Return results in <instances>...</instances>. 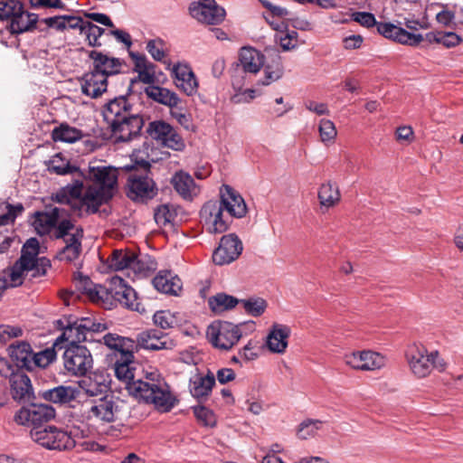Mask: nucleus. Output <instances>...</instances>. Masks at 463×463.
Returning a JSON list of instances; mask_svg holds the SVG:
<instances>
[{
	"mask_svg": "<svg viewBox=\"0 0 463 463\" xmlns=\"http://www.w3.org/2000/svg\"><path fill=\"white\" fill-rule=\"evenodd\" d=\"M11 395L15 401L29 400L33 394L31 380L23 371L17 370L9 377Z\"/></svg>",
	"mask_w": 463,
	"mask_h": 463,
	"instance_id": "obj_26",
	"label": "nucleus"
},
{
	"mask_svg": "<svg viewBox=\"0 0 463 463\" xmlns=\"http://www.w3.org/2000/svg\"><path fill=\"white\" fill-rule=\"evenodd\" d=\"M214 385L215 377L213 373L209 372L205 376L198 374L190 380V392L194 398L200 401L210 395Z\"/></svg>",
	"mask_w": 463,
	"mask_h": 463,
	"instance_id": "obj_40",
	"label": "nucleus"
},
{
	"mask_svg": "<svg viewBox=\"0 0 463 463\" xmlns=\"http://www.w3.org/2000/svg\"><path fill=\"white\" fill-rule=\"evenodd\" d=\"M318 131L323 143H333L337 135V131L333 121L325 118L320 120Z\"/></svg>",
	"mask_w": 463,
	"mask_h": 463,
	"instance_id": "obj_56",
	"label": "nucleus"
},
{
	"mask_svg": "<svg viewBox=\"0 0 463 463\" xmlns=\"http://www.w3.org/2000/svg\"><path fill=\"white\" fill-rule=\"evenodd\" d=\"M75 320L80 325V328L84 331L88 337L89 335L92 336L93 333L103 332L107 329L105 324L96 322L92 317H80Z\"/></svg>",
	"mask_w": 463,
	"mask_h": 463,
	"instance_id": "obj_54",
	"label": "nucleus"
},
{
	"mask_svg": "<svg viewBox=\"0 0 463 463\" xmlns=\"http://www.w3.org/2000/svg\"><path fill=\"white\" fill-rule=\"evenodd\" d=\"M345 364L353 369L374 371L385 364V358L373 351L354 352L345 356Z\"/></svg>",
	"mask_w": 463,
	"mask_h": 463,
	"instance_id": "obj_18",
	"label": "nucleus"
},
{
	"mask_svg": "<svg viewBox=\"0 0 463 463\" xmlns=\"http://www.w3.org/2000/svg\"><path fill=\"white\" fill-rule=\"evenodd\" d=\"M175 217V213L169 209L166 204L159 205L154 213L156 222L159 226H165L170 223Z\"/></svg>",
	"mask_w": 463,
	"mask_h": 463,
	"instance_id": "obj_61",
	"label": "nucleus"
},
{
	"mask_svg": "<svg viewBox=\"0 0 463 463\" xmlns=\"http://www.w3.org/2000/svg\"><path fill=\"white\" fill-rule=\"evenodd\" d=\"M152 284L158 292L172 296H177L183 287L180 278L171 270H160Z\"/></svg>",
	"mask_w": 463,
	"mask_h": 463,
	"instance_id": "obj_27",
	"label": "nucleus"
},
{
	"mask_svg": "<svg viewBox=\"0 0 463 463\" xmlns=\"http://www.w3.org/2000/svg\"><path fill=\"white\" fill-rule=\"evenodd\" d=\"M174 344L168 335L157 329H146L137 336L136 350L137 347L151 351L171 349Z\"/></svg>",
	"mask_w": 463,
	"mask_h": 463,
	"instance_id": "obj_21",
	"label": "nucleus"
},
{
	"mask_svg": "<svg viewBox=\"0 0 463 463\" xmlns=\"http://www.w3.org/2000/svg\"><path fill=\"white\" fill-rule=\"evenodd\" d=\"M164 45L165 42L161 38L152 39L147 42L146 50L154 60L161 61L165 57Z\"/></svg>",
	"mask_w": 463,
	"mask_h": 463,
	"instance_id": "obj_60",
	"label": "nucleus"
},
{
	"mask_svg": "<svg viewBox=\"0 0 463 463\" xmlns=\"http://www.w3.org/2000/svg\"><path fill=\"white\" fill-rule=\"evenodd\" d=\"M108 298L105 301L113 300L124 307L143 313L144 307L139 302L137 292L119 277H113L108 286Z\"/></svg>",
	"mask_w": 463,
	"mask_h": 463,
	"instance_id": "obj_13",
	"label": "nucleus"
},
{
	"mask_svg": "<svg viewBox=\"0 0 463 463\" xmlns=\"http://www.w3.org/2000/svg\"><path fill=\"white\" fill-rule=\"evenodd\" d=\"M135 253L128 250H115L109 256L108 261L110 269L118 271L130 269Z\"/></svg>",
	"mask_w": 463,
	"mask_h": 463,
	"instance_id": "obj_44",
	"label": "nucleus"
},
{
	"mask_svg": "<svg viewBox=\"0 0 463 463\" xmlns=\"http://www.w3.org/2000/svg\"><path fill=\"white\" fill-rule=\"evenodd\" d=\"M23 6V2H0V20L10 22Z\"/></svg>",
	"mask_w": 463,
	"mask_h": 463,
	"instance_id": "obj_59",
	"label": "nucleus"
},
{
	"mask_svg": "<svg viewBox=\"0 0 463 463\" xmlns=\"http://www.w3.org/2000/svg\"><path fill=\"white\" fill-rule=\"evenodd\" d=\"M89 57L93 61L95 71L103 73L106 78L120 71L122 61L118 58L109 57L98 51H90Z\"/></svg>",
	"mask_w": 463,
	"mask_h": 463,
	"instance_id": "obj_28",
	"label": "nucleus"
},
{
	"mask_svg": "<svg viewBox=\"0 0 463 463\" xmlns=\"http://www.w3.org/2000/svg\"><path fill=\"white\" fill-rule=\"evenodd\" d=\"M156 269V262L147 255L133 257L130 269L137 278L149 276Z\"/></svg>",
	"mask_w": 463,
	"mask_h": 463,
	"instance_id": "obj_46",
	"label": "nucleus"
},
{
	"mask_svg": "<svg viewBox=\"0 0 463 463\" xmlns=\"http://www.w3.org/2000/svg\"><path fill=\"white\" fill-rule=\"evenodd\" d=\"M266 11L262 16L266 22L276 31H282L286 27L285 21H288L291 12L285 7L275 5L273 2H261Z\"/></svg>",
	"mask_w": 463,
	"mask_h": 463,
	"instance_id": "obj_31",
	"label": "nucleus"
},
{
	"mask_svg": "<svg viewBox=\"0 0 463 463\" xmlns=\"http://www.w3.org/2000/svg\"><path fill=\"white\" fill-rule=\"evenodd\" d=\"M80 393L89 397H97L109 389V375L101 371H95L89 375L85 374L77 382Z\"/></svg>",
	"mask_w": 463,
	"mask_h": 463,
	"instance_id": "obj_20",
	"label": "nucleus"
},
{
	"mask_svg": "<svg viewBox=\"0 0 463 463\" xmlns=\"http://www.w3.org/2000/svg\"><path fill=\"white\" fill-rule=\"evenodd\" d=\"M87 182L81 204L88 213H97L101 205L108 203L118 191V170L110 165L90 162L80 174Z\"/></svg>",
	"mask_w": 463,
	"mask_h": 463,
	"instance_id": "obj_3",
	"label": "nucleus"
},
{
	"mask_svg": "<svg viewBox=\"0 0 463 463\" xmlns=\"http://www.w3.org/2000/svg\"><path fill=\"white\" fill-rule=\"evenodd\" d=\"M114 367L117 378L126 383L128 392L145 403L153 404L158 411L168 412L178 402L158 374L150 373L145 379L135 380L134 354L127 353V356L117 358Z\"/></svg>",
	"mask_w": 463,
	"mask_h": 463,
	"instance_id": "obj_1",
	"label": "nucleus"
},
{
	"mask_svg": "<svg viewBox=\"0 0 463 463\" xmlns=\"http://www.w3.org/2000/svg\"><path fill=\"white\" fill-rule=\"evenodd\" d=\"M172 75L175 79V86L181 89L187 96H192L197 92L198 81L188 64L177 63L172 69Z\"/></svg>",
	"mask_w": 463,
	"mask_h": 463,
	"instance_id": "obj_24",
	"label": "nucleus"
},
{
	"mask_svg": "<svg viewBox=\"0 0 463 463\" xmlns=\"http://www.w3.org/2000/svg\"><path fill=\"white\" fill-rule=\"evenodd\" d=\"M175 192L184 200H193L199 193L194 178L186 172L178 171L171 178Z\"/></svg>",
	"mask_w": 463,
	"mask_h": 463,
	"instance_id": "obj_30",
	"label": "nucleus"
},
{
	"mask_svg": "<svg viewBox=\"0 0 463 463\" xmlns=\"http://www.w3.org/2000/svg\"><path fill=\"white\" fill-rule=\"evenodd\" d=\"M350 16L353 21L367 28L376 26L377 24L374 15L368 12H354Z\"/></svg>",
	"mask_w": 463,
	"mask_h": 463,
	"instance_id": "obj_62",
	"label": "nucleus"
},
{
	"mask_svg": "<svg viewBox=\"0 0 463 463\" xmlns=\"http://www.w3.org/2000/svg\"><path fill=\"white\" fill-rule=\"evenodd\" d=\"M74 284L78 290L86 294L94 302L99 300L105 302V298H108L107 286L93 284L88 276H84L80 272L75 273Z\"/></svg>",
	"mask_w": 463,
	"mask_h": 463,
	"instance_id": "obj_29",
	"label": "nucleus"
},
{
	"mask_svg": "<svg viewBox=\"0 0 463 463\" xmlns=\"http://www.w3.org/2000/svg\"><path fill=\"white\" fill-rule=\"evenodd\" d=\"M377 32L385 38L405 44V29L391 23H377Z\"/></svg>",
	"mask_w": 463,
	"mask_h": 463,
	"instance_id": "obj_50",
	"label": "nucleus"
},
{
	"mask_svg": "<svg viewBox=\"0 0 463 463\" xmlns=\"http://www.w3.org/2000/svg\"><path fill=\"white\" fill-rule=\"evenodd\" d=\"M154 324L162 328H173L176 324V318L169 310H158L153 316Z\"/></svg>",
	"mask_w": 463,
	"mask_h": 463,
	"instance_id": "obj_55",
	"label": "nucleus"
},
{
	"mask_svg": "<svg viewBox=\"0 0 463 463\" xmlns=\"http://www.w3.org/2000/svg\"><path fill=\"white\" fill-rule=\"evenodd\" d=\"M39 242L37 239L31 238L23 246L21 256H25L31 260V263L36 266V274H46L51 268V261L45 257L38 258Z\"/></svg>",
	"mask_w": 463,
	"mask_h": 463,
	"instance_id": "obj_39",
	"label": "nucleus"
},
{
	"mask_svg": "<svg viewBox=\"0 0 463 463\" xmlns=\"http://www.w3.org/2000/svg\"><path fill=\"white\" fill-rule=\"evenodd\" d=\"M264 66V55L253 47H242L239 53V62L234 68L235 73H257Z\"/></svg>",
	"mask_w": 463,
	"mask_h": 463,
	"instance_id": "obj_23",
	"label": "nucleus"
},
{
	"mask_svg": "<svg viewBox=\"0 0 463 463\" xmlns=\"http://www.w3.org/2000/svg\"><path fill=\"white\" fill-rule=\"evenodd\" d=\"M82 137L80 129L71 127L68 124H61L52 132V138L54 142L74 143Z\"/></svg>",
	"mask_w": 463,
	"mask_h": 463,
	"instance_id": "obj_45",
	"label": "nucleus"
},
{
	"mask_svg": "<svg viewBox=\"0 0 463 463\" xmlns=\"http://www.w3.org/2000/svg\"><path fill=\"white\" fill-rule=\"evenodd\" d=\"M192 409L196 419L204 426L214 427L216 425V418L212 410L203 405L194 406Z\"/></svg>",
	"mask_w": 463,
	"mask_h": 463,
	"instance_id": "obj_58",
	"label": "nucleus"
},
{
	"mask_svg": "<svg viewBox=\"0 0 463 463\" xmlns=\"http://www.w3.org/2000/svg\"><path fill=\"white\" fill-rule=\"evenodd\" d=\"M36 23L37 16L25 11L23 6L9 22V29L12 34H20L34 28Z\"/></svg>",
	"mask_w": 463,
	"mask_h": 463,
	"instance_id": "obj_41",
	"label": "nucleus"
},
{
	"mask_svg": "<svg viewBox=\"0 0 463 463\" xmlns=\"http://www.w3.org/2000/svg\"><path fill=\"white\" fill-rule=\"evenodd\" d=\"M62 360L67 373L77 377L87 374L93 365L90 351L81 345H65Z\"/></svg>",
	"mask_w": 463,
	"mask_h": 463,
	"instance_id": "obj_12",
	"label": "nucleus"
},
{
	"mask_svg": "<svg viewBox=\"0 0 463 463\" xmlns=\"http://www.w3.org/2000/svg\"><path fill=\"white\" fill-rule=\"evenodd\" d=\"M189 14L202 24H218L225 16V10L216 2H192Z\"/></svg>",
	"mask_w": 463,
	"mask_h": 463,
	"instance_id": "obj_17",
	"label": "nucleus"
},
{
	"mask_svg": "<svg viewBox=\"0 0 463 463\" xmlns=\"http://www.w3.org/2000/svg\"><path fill=\"white\" fill-rule=\"evenodd\" d=\"M264 80L260 81V84L264 86L269 85L282 77L283 65L279 55H275L270 61L264 66Z\"/></svg>",
	"mask_w": 463,
	"mask_h": 463,
	"instance_id": "obj_49",
	"label": "nucleus"
},
{
	"mask_svg": "<svg viewBox=\"0 0 463 463\" xmlns=\"http://www.w3.org/2000/svg\"><path fill=\"white\" fill-rule=\"evenodd\" d=\"M55 409L46 403H30L23 406L14 416V421L17 425L32 427V430H39L38 427L55 418Z\"/></svg>",
	"mask_w": 463,
	"mask_h": 463,
	"instance_id": "obj_11",
	"label": "nucleus"
},
{
	"mask_svg": "<svg viewBox=\"0 0 463 463\" xmlns=\"http://www.w3.org/2000/svg\"><path fill=\"white\" fill-rule=\"evenodd\" d=\"M322 424L323 422L319 420H306L300 423L298 435L302 439L313 437L321 429Z\"/></svg>",
	"mask_w": 463,
	"mask_h": 463,
	"instance_id": "obj_57",
	"label": "nucleus"
},
{
	"mask_svg": "<svg viewBox=\"0 0 463 463\" xmlns=\"http://www.w3.org/2000/svg\"><path fill=\"white\" fill-rule=\"evenodd\" d=\"M41 396L43 400L55 404L79 405L82 401L80 390L73 385H58L43 391Z\"/></svg>",
	"mask_w": 463,
	"mask_h": 463,
	"instance_id": "obj_19",
	"label": "nucleus"
},
{
	"mask_svg": "<svg viewBox=\"0 0 463 463\" xmlns=\"http://www.w3.org/2000/svg\"><path fill=\"white\" fill-rule=\"evenodd\" d=\"M66 192L68 197L72 201L71 212L78 217H84L91 215L86 212V206L81 204L84 197L83 188L84 182L82 179H75L72 183L66 184L62 187Z\"/></svg>",
	"mask_w": 463,
	"mask_h": 463,
	"instance_id": "obj_33",
	"label": "nucleus"
},
{
	"mask_svg": "<svg viewBox=\"0 0 463 463\" xmlns=\"http://www.w3.org/2000/svg\"><path fill=\"white\" fill-rule=\"evenodd\" d=\"M103 343L106 346L114 351V354L117 358L127 356V353L134 354L136 350V342L133 339L117 334H106L103 336Z\"/></svg>",
	"mask_w": 463,
	"mask_h": 463,
	"instance_id": "obj_35",
	"label": "nucleus"
},
{
	"mask_svg": "<svg viewBox=\"0 0 463 463\" xmlns=\"http://www.w3.org/2000/svg\"><path fill=\"white\" fill-rule=\"evenodd\" d=\"M103 118L118 142H128L138 137L144 126L142 116L133 112V106L124 95L109 100Z\"/></svg>",
	"mask_w": 463,
	"mask_h": 463,
	"instance_id": "obj_4",
	"label": "nucleus"
},
{
	"mask_svg": "<svg viewBox=\"0 0 463 463\" xmlns=\"http://www.w3.org/2000/svg\"><path fill=\"white\" fill-rule=\"evenodd\" d=\"M65 215H67L65 208L46 205L45 211H38L33 213L32 225L37 234L48 235L52 232L57 222Z\"/></svg>",
	"mask_w": 463,
	"mask_h": 463,
	"instance_id": "obj_16",
	"label": "nucleus"
},
{
	"mask_svg": "<svg viewBox=\"0 0 463 463\" xmlns=\"http://www.w3.org/2000/svg\"><path fill=\"white\" fill-rule=\"evenodd\" d=\"M241 304L245 312L252 317H260L261 316L267 307V301L262 298H250L248 299H240V303Z\"/></svg>",
	"mask_w": 463,
	"mask_h": 463,
	"instance_id": "obj_51",
	"label": "nucleus"
},
{
	"mask_svg": "<svg viewBox=\"0 0 463 463\" xmlns=\"http://www.w3.org/2000/svg\"><path fill=\"white\" fill-rule=\"evenodd\" d=\"M290 327L286 325L274 324L267 336V345L272 353L283 354L288 347Z\"/></svg>",
	"mask_w": 463,
	"mask_h": 463,
	"instance_id": "obj_32",
	"label": "nucleus"
},
{
	"mask_svg": "<svg viewBox=\"0 0 463 463\" xmlns=\"http://www.w3.org/2000/svg\"><path fill=\"white\" fill-rule=\"evenodd\" d=\"M364 38L360 34H351L343 39V46L345 50H355L362 46Z\"/></svg>",
	"mask_w": 463,
	"mask_h": 463,
	"instance_id": "obj_64",
	"label": "nucleus"
},
{
	"mask_svg": "<svg viewBox=\"0 0 463 463\" xmlns=\"http://www.w3.org/2000/svg\"><path fill=\"white\" fill-rule=\"evenodd\" d=\"M109 34L114 36L118 43H123L128 50L131 47L132 39L128 32L120 29H112L109 32Z\"/></svg>",
	"mask_w": 463,
	"mask_h": 463,
	"instance_id": "obj_63",
	"label": "nucleus"
},
{
	"mask_svg": "<svg viewBox=\"0 0 463 463\" xmlns=\"http://www.w3.org/2000/svg\"><path fill=\"white\" fill-rule=\"evenodd\" d=\"M33 440L46 448L54 450H68L75 447V437L72 431L67 432L54 426H50L43 430H31Z\"/></svg>",
	"mask_w": 463,
	"mask_h": 463,
	"instance_id": "obj_10",
	"label": "nucleus"
},
{
	"mask_svg": "<svg viewBox=\"0 0 463 463\" xmlns=\"http://www.w3.org/2000/svg\"><path fill=\"white\" fill-rule=\"evenodd\" d=\"M105 33V29L90 23L86 22L85 27L82 28V34L86 36L89 45L92 47H100L102 45L99 38Z\"/></svg>",
	"mask_w": 463,
	"mask_h": 463,
	"instance_id": "obj_53",
	"label": "nucleus"
},
{
	"mask_svg": "<svg viewBox=\"0 0 463 463\" xmlns=\"http://www.w3.org/2000/svg\"><path fill=\"white\" fill-rule=\"evenodd\" d=\"M242 250V242L235 233L223 235L213 253V261L220 266L230 264L240 257Z\"/></svg>",
	"mask_w": 463,
	"mask_h": 463,
	"instance_id": "obj_15",
	"label": "nucleus"
},
{
	"mask_svg": "<svg viewBox=\"0 0 463 463\" xmlns=\"http://www.w3.org/2000/svg\"><path fill=\"white\" fill-rule=\"evenodd\" d=\"M147 133L162 146L175 151H183L185 147L184 139L176 130L164 120H155L148 124Z\"/></svg>",
	"mask_w": 463,
	"mask_h": 463,
	"instance_id": "obj_14",
	"label": "nucleus"
},
{
	"mask_svg": "<svg viewBox=\"0 0 463 463\" xmlns=\"http://www.w3.org/2000/svg\"><path fill=\"white\" fill-rule=\"evenodd\" d=\"M56 348L61 349L62 345H54L47 347L43 351L33 354L31 359V371L34 367L45 368L56 360Z\"/></svg>",
	"mask_w": 463,
	"mask_h": 463,
	"instance_id": "obj_47",
	"label": "nucleus"
},
{
	"mask_svg": "<svg viewBox=\"0 0 463 463\" xmlns=\"http://www.w3.org/2000/svg\"><path fill=\"white\" fill-rule=\"evenodd\" d=\"M8 353L16 367L31 371L33 349L25 341H16L8 347Z\"/></svg>",
	"mask_w": 463,
	"mask_h": 463,
	"instance_id": "obj_38",
	"label": "nucleus"
},
{
	"mask_svg": "<svg viewBox=\"0 0 463 463\" xmlns=\"http://www.w3.org/2000/svg\"><path fill=\"white\" fill-rule=\"evenodd\" d=\"M407 363L411 373L418 378L426 377L434 368L443 372L447 365L437 351L428 354L425 346L417 343L407 346Z\"/></svg>",
	"mask_w": 463,
	"mask_h": 463,
	"instance_id": "obj_9",
	"label": "nucleus"
},
{
	"mask_svg": "<svg viewBox=\"0 0 463 463\" xmlns=\"http://www.w3.org/2000/svg\"><path fill=\"white\" fill-rule=\"evenodd\" d=\"M255 331L253 321L234 325L228 321H220L216 325L209 326L207 335L210 342L216 348L230 350L239 340Z\"/></svg>",
	"mask_w": 463,
	"mask_h": 463,
	"instance_id": "obj_8",
	"label": "nucleus"
},
{
	"mask_svg": "<svg viewBox=\"0 0 463 463\" xmlns=\"http://www.w3.org/2000/svg\"><path fill=\"white\" fill-rule=\"evenodd\" d=\"M73 414L81 422L99 421L111 423L116 421L118 406L113 396L105 395L97 400L85 399L80 404L72 405Z\"/></svg>",
	"mask_w": 463,
	"mask_h": 463,
	"instance_id": "obj_7",
	"label": "nucleus"
},
{
	"mask_svg": "<svg viewBox=\"0 0 463 463\" xmlns=\"http://www.w3.org/2000/svg\"><path fill=\"white\" fill-rule=\"evenodd\" d=\"M80 80L81 92L91 99L99 98L107 90L108 78L103 73L95 71L94 69L84 73Z\"/></svg>",
	"mask_w": 463,
	"mask_h": 463,
	"instance_id": "obj_25",
	"label": "nucleus"
},
{
	"mask_svg": "<svg viewBox=\"0 0 463 463\" xmlns=\"http://www.w3.org/2000/svg\"><path fill=\"white\" fill-rule=\"evenodd\" d=\"M145 93L149 99L170 109H177L182 104L178 95L166 88L150 85L145 89Z\"/></svg>",
	"mask_w": 463,
	"mask_h": 463,
	"instance_id": "obj_36",
	"label": "nucleus"
},
{
	"mask_svg": "<svg viewBox=\"0 0 463 463\" xmlns=\"http://www.w3.org/2000/svg\"><path fill=\"white\" fill-rule=\"evenodd\" d=\"M239 303L240 299L226 293H217L208 299V305L214 313H222L232 309Z\"/></svg>",
	"mask_w": 463,
	"mask_h": 463,
	"instance_id": "obj_43",
	"label": "nucleus"
},
{
	"mask_svg": "<svg viewBox=\"0 0 463 463\" xmlns=\"http://www.w3.org/2000/svg\"><path fill=\"white\" fill-rule=\"evenodd\" d=\"M36 266L31 263V260L24 255L20 258L7 269L5 270V277L8 278L10 287H19L23 284L24 277L30 274L32 279L44 276L45 274H36Z\"/></svg>",
	"mask_w": 463,
	"mask_h": 463,
	"instance_id": "obj_22",
	"label": "nucleus"
},
{
	"mask_svg": "<svg viewBox=\"0 0 463 463\" xmlns=\"http://www.w3.org/2000/svg\"><path fill=\"white\" fill-rule=\"evenodd\" d=\"M121 170L127 174L126 194L134 202H146L157 194V186L151 176L148 161H136L125 165Z\"/></svg>",
	"mask_w": 463,
	"mask_h": 463,
	"instance_id": "obj_5",
	"label": "nucleus"
},
{
	"mask_svg": "<svg viewBox=\"0 0 463 463\" xmlns=\"http://www.w3.org/2000/svg\"><path fill=\"white\" fill-rule=\"evenodd\" d=\"M90 340L84 331L80 328L78 322L69 317L66 319L63 332L54 341V345H61L64 343H67L66 345H80L81 342Z\"/></svg>",
	"mask_w": 463,
	"mask_h": 463,
	"instance_id": "obj_34",
	"label": "nucleus"
},
{
	"mask_svg": "<svg viewBox=\"0 0 463 463\" xmlns=\"http://www.w3.org/2000/svg\"><path fill=\"white\" fill-rule=\"evenodd\" d=\"M128 54L134 61V71L138 73L137 79L143 83L154 85L156 80L155 68L156 65L147 61L145 54L128 52Z\"/></svg>",
	"mask_w": 463,
	"mask_h": 463,
	"instance_id": "obj_37",
	"label": "nucleus"
},
{
	"mask_svg": "<svg viewBox=\"0 0 463 463\" xmlns=\"http://www.w3.org/2000/svg\"><path fill=\"white\" fill-rule=\"evenodd\" d=\"M67 215L61 217L52 231V236L56 240H61L64 246L58 251L57 259L61 261L72 262L79 259L82 252L83 228L76 225Z\"/></svg>",
	"mask_w": 463,
	"mask_h": 463,
	"instance_id": "obj_6",
	"label": "nucleus"
},
{
	"mask_svg": "<svg viewBox=\"0 0 463 463\" xmlns=\"http://www.w3.org/2000/svg\"><path fill=\"white\" fill-rule=\"evenodd\" d=\"M341 199L338 185L335 183L322 184L318 190V200L321 206L330 208L339 203Z\"/></svg>",
	"mask_w": 463,
	"mask_h": 463,
	"instance_id": "obj_42",
	"label": "nucleus"
},
{
	"mask_svg": "<svg viewBox=\"0 0 463 463\" xmlns=\"http://www.w3.org/2000/svg\"><path fill=\"white\" fill-rule=\"evenodd\" d=\"M48 170L59 175L67 174H80V168L71 165L69 162H65L59 155H56L49 163Z\"/></svg>",
	"mask_w": 463,
	"mask_h": 463,
	"instance_id": "obj_52",
	"label": "nucleus"
},
{
	"mask_svg": "<svg viewBox=\"0 0 463 463\" xmlns=\"http://www.w3.org/2000/svg\"><path fill=\"white\" fill-rule=\"evenodd\" d=\"M426 41L430 43H436L447 48H452L458 45L462 39L453 32L439 31L426 33Z\"/></svg>",
	"mask_w": 463,
	"mask_h": 463,
	"instance_id": "obj_48",
	"label": "nucleus"
},
{
	"mask_svg": "<svg viewBox=\"0 0 463 463\" xmlns=\"http://www.w3.org/2000/svg\"><path fill=\"white\" fill-rule=\"evenodd\" d=\"M247 213V205L241 195L228 184L220 189V201L206 202L201 211L200 217L207 225L211 233L226 232L233 218H242Z\"/></svg>",
	"mask_w": 463,
	"mask_h": 463,
	"instance_id": "obj_2",
	"label": "nucleus"
}]
</instances>
